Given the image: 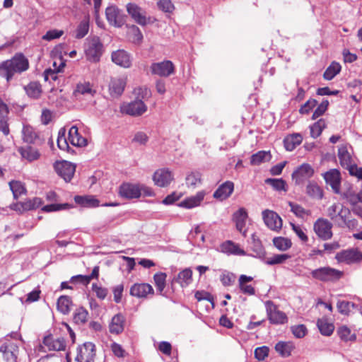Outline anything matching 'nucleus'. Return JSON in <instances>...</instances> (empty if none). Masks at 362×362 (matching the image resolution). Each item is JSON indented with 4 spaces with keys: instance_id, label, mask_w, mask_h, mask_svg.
<instances>
[{
    "instance_id": "10",
    "label": "nucleus",
    "mask_w": 362,
    "mask_h": 362,
    "mask_svg": "<svg viewBox=\"0 0 362 362\" xmlns=\"http://www.w3.org/2000/svg\"><path fill=\"white\" fill-rule=\"evenodd\" d=\"M0 352L6 362H18L19 354L18 346L11 341L3 343L0 346Z\"/></svg>"
},
{
    "instance_id": "35",
    "label": "nucleus",
    "mask_w": 362,
    "mask_h": 362,
    "mask_svg": "<svg viewBox=\"0 0 362 362\" xmlns=\"http://www.w3.org/2000/svg\"><path fill=\"white\" fill-rule=\"evenodd\" d=\"M251 250L254 252L253 256L261 259H264L266 252L259 239L255 234L252 235Z\"/></svg>"
},
{
    "instance_id": "47",
    "label": "nucleus",
    "mask_w": 362,
    "mask_h": 362,
    "mask_svg": "<svg viewBox=\"0 0 362 362\" xmlns=\"http://www.w3.org/2000/svg\"><path fill=\"white\" fill-rule=\"evenodd\" d=\"M27 95L33 98H38L41 94V86L38 82H30L28 86H25Z\"/></svg>"
},
{
    "instance_id": "56",
    "label": "nucleus",
    "mask_w": 362,
    "mask_h": 362,
    "mask_svg": "<svg viewBox=\"0 0 362 362\" xmlns=\"http://www.w3.org/2000/svg\"><path fill=\"white\" fill-rule=\"evenodd\" d=\"M337 334L340 339L344 341H354L356 339L354 334H351V330L346 326H341L338 328Z\"/></svg>"
},
{
    "instance_id": "30",
    "label": "nucleus",
    "mask_w": 362,
    "mask_h": 362,
    "mask_svg": "<svg viewBox=\"0 0 362 362\" xmlns=\"http://www.w3.org/2000/svg\"><path fill=\"white\" fill-rule=\"evenodd\" d=\"M296 346L292 341H280L275 345V351L284 358L288 357L291 355L292 351L295 349Z\"/></svg>"
},
{
    "instance_id": "37",
    "label": "nucleus",
    "mask_w": 362,
    "mask_h": 362,
    "mask_svg": "<svg viewBox=\"0 0 362 362\" xmlns=\"http://www.w3.org/2000/svg\"><path fill=\"white\" fill-rule=\"evenodd\" d=\"M253 278L252 276H246L245 274H242L239 277V288L240 291L245 293L250 296L255 295V290L253 286L251 285H247V282H250L252 281Z\"/></svg>"
},
{
    "instance_id": "60",
    "label": "nucleus",
    "mask_w": 362,
    "mask_h": 362,
    "mask_svg": "<svg viewBox=\"0 0 362 362\" xmlns=\"http://www.w3.org/2000/svg\"><path fill=\"white\" fill-rule=\"evenodd\" d=\"M357 306L355 303L349 301H338L337 308L340 313L347 315L351 311V308H356Z\"/></svg>"
},
{
    "instance_id": "5",
    "label": "nucleus",
    "mask_w": 362,
    "mask_h": 362,
    "mask_svg": "<svg viewBox=\"0 0 362 362\" xmlns=\"http://www.w3.org/2000/svg\"><path fill=\"white\" fill-rule=\"evenodd\" d=\"M332 223L328 220L322 218H318L313 225V229L319 238L322 240H327L332 238Z\"/></svg>"
},
{
    "instance_id": "58",
    "label": "nucleus",
    "mask_w": 362,
    "mask_h": 362,
    "mask_svg": "<svg viewBox=\"0 0 362 362\" xmlns=\"http://www.w3.org/2000/svg\"><path fill=\"white\" fill-rule=\"evenodd\" d=\"M265 183L271 185L275 190L286 191V182L283 179L267 178L265 180Z\"/></svg>"
},
{
    "instance_id": "24",
    "label": "nucleus",
    "mask_w": 362,
    "mask_h": 362,
    "mask_svg": "<svg viewBox=\"0 0 362 362\" xmlns=\"http://www.w3.org/2000/svg\"><path fill=\"white\" fill-rule=\"evenodd\" d=\"M125 317L122 313L115 315L109 324V331L111 334H119L124 331Z\"/></svg>"
},
{
    "instance_id": "63",
    "label": "nucleus",
    "mask_w": 362,
    "mask_h": 362,
    "mask_svg": "<svg viewBox=\"0 0 362 362\" xmlns=\"http://www.w3.org/2000/svg\"><path fill=\"white\" fill-rule=\"evenodd\" d=\"M291 330L293 334L296 338H303L307 334V328L304 325H294L291 327Z\"/></svg>"
},
{
    "instance_id": "53",
    "label": "nucleus",
    "mask_w": 362,
    "mask_h": 362,
    "mask_svg": "<svg viewBox=\"0 0 362 362\" xmlns=\"http://www.w3.org/2000/svg\"><path fill=\"white\" fill-rule=\"evenodd\" d=\"M65 66V63L64 62H61L60 64L57 69V71L55 69H46L44 72V78L46 81H56L58 78V73L61 72L63 68Z\"/></svg>"
},
{
    "instance_id": "12",
    "label": "nucleus",
    "mask_w": 362,
    "mask_h": 362,
    "mask_svg": "<svg viewBox=\"0 0 362 362\" xmlns=\"http://www.w3.org/2000/svg\"><path fill=\"white\" fill-rule=\"evenodd\" d=\"M127 11L132 19L141 25H146L148 20L146 16V11L134 3H129L126 6Z\"/></svg>"
},
{
    "instance_id": "3",
    "label": "nucleus",
    "mask_w": 362,
    "mask_h": 362,
    "mask_svg": "<svg viewBox=\"0 0 362 362\" xmlns=\"http://www.w3.org/2000/svg\"><path fill=\"white\" fill-rule=\"evenodd\" d=\"M311 276L313 279L320 281L335 282L342 277L343 272L330 267H323L313 270Z\"/></svg>"
},
{
    "instance_id": "38",
    "label": "nucleus",
    "mask_w": 362,
    "mask_h": 362,
    "mask_svg": "<svg viewBox=\"0 0 362 362\" xmlns=\"http://www.w3.org/2000/svg\"><path fill=\"white\" fill-rule=\"evenodd\" d=\"M19 152L23 158L28 161H33L40 158V153L37 149L30 146L22 147L19 149Z\"/></svg>"
},
{
    "instance_id": "57",
    "label": "nucleus",
    "mask_w": 362,
    "mask_h": 362,
    "mask_svg": "<svg viewBox=\"0 0 362 362\" xmlns=\"http://www.w3.org/2000/svg\"><path fill=\"white\" fill-rule=\"evenodd\" d=\"M95 92L96 91L92 88V86L89 82L77 84L75 90V93H80L81 95L90 94L91 95H93Z\"/></svg>"
},
{
    "instance_id": "50",
    "label": "nucleus",
    "mask_w": 362,
    "mask_h": 362,
    "mask_svg": "<svg viewBox=\"0 0 362 362\" xmlns=\"http://www.w3.org/2000/svg\"><path fill=\"white\" fill-rule=\"evenodd\" d=\"M274 245L280 251H286L289 249L292 243L291 240L284 237H276L273 239Z\"/></svg>"
},
{
    "instance_id": "7",
    "label": "nucleus",
    "mask_w": 362,
    "mask_h": 362,
    "mask_svg": "<svg viewBox=\"0 0 362 362\" xmlns=\"http://www.w3.org/2000/svg\"><path fill=\"white\" fill-rule=\"evenodd\" d=\"M351 214L350 210L339 203H334L327 208V215L338 226V222Z\"/></svg>"
},
{
    "instance_id": "44",
    "label": "nucleus",
    "mask_w": 362,
    "mask_h": 362,
    "mask_svg": "<svg viewBox=\"0 0 362 362\" xmlns=\"http://www.w3.org/2000/svg\"><path fill=\"white\" fill-rule=\"evenodd\" d=\"M341 69V66L339 63L332 62L324 72V78L328 81L332 80L340 72Z\"/></svg>"
},
{
    "instance_id": "20",
    "label": "nucleus",
    "mask_w": 362,
    "mask_h": 362,
    "mask_svg": "<svg viewBox=\"0 0 362 362\" xmlns=\"http://www.w3.org/2000/svg\"><path fill=\"white\" fill-rule=\"evenodd\" d=\"M119 194L127 199H136L141 196L140 185L124 183L119 187Z\"/></svg>"
},
{
    "instance_id": "25",
    "label": "nucleus",
    "mask_w": 362,
    "mask_h": 362,
    "mask_svg": "<svg viewBox=\"0 0 362 362\" xmlns=\"http://www.w3.org/2000/svg\"><path fill=\"white\" fill-rule=\"evenodd\" d=\"M234 189V184L231 181H226L221 184L214 193L215 199L223 201L228 198L233 193Z\"/></svg>"
},
{
    "instance_id": "48",
    "label": "nucleus",
    "mask_w": 362,
    "mask_h": 362,
    "mask_svg": "<svg viewBox=\"0 0 362 362\" xmlns=\"http://www.w3.org/2000/svg\"><path fill=\"white\" fill-rule=\"evenodd\" d=\"M88 315V311L84 308L81 307L75 310L73 320L77 325H83L87 321Z\"/></svg>"
},
{
    "instance_id": "41",
    "label": "nucleus",
    "mask_w": 362,
    "mask_h": 362,
    "mask_svg": "<svg viewBox=\"0 0 362 362\" xmlns=\"http://www.w3.org/2000/svg\"><path fill=\"white\" fill-rule=\"evenodd\" d=\"M271 158L269 151H260L251 156L250 163L252 165H259L262 163L269 161Z\"/></svg>"
},
{
    "instance_id": "62",
    "label": "nucleus",
    "mask_w": 362,
    "mask_h": 362,
    "mask_svg": "<svg viewBox=\"0 0 362 362\" xmlns=\"http://www.w3.org/2000/svg\"><path fill=\"white\" fill-rule=\"evenodd\" d=\"M65 132L66 131L64 128L59 130L57 138V146L60 149L69 151L70 148L65 136Z\"/></svg>"
},
{
    "instance_id": "23",
    "label": "nucleus",
    "mask_w": 362,
    "mask_h": 362,
    "mask_svg": "<svg viewBox=\"0 0 362 362\" xmlns=\"http://www.w3.org/2000/svg\"><path fill=\"white\" fill-rule=\"evenodd\" d=\"M112 61L124 68H129L132 65L130 54L123 49H119L112 53Z\"/></svg>"
},
{
    "instance_id": "33",
    "label": "nucleus",
    "mask_w": 362,
    "mask_h": 362,
    "mask_svg": "<svg viewBox=\"0 0 362 362\" xmlns=\"http://www.w3.org/2000/svg\"><path fill=\"white\" fill-rule=\"evenodd\" d=\"M303 141V136L299 133H294L286 136L284 139L285 148L287 151H292L297 146L300 145Z\"/></svg>"
},
{
    "instance_id": "2",
    "label": "nucleus",
    "mask_w": 362,
    "mask_h": 362,
    "mask_svg": "<svg viewBox=\"0 0 362 362\" xmlns=\"http://www.w3.org/2000/svg\"><path fill=\"white\" fill-rule=\"evenodd\" d=\"M103 52V45L97 36L88 37L85 44V54L87 60L90 62H98Z\"/></svg>"
},
{
    "instance_id": "49",
    "label": "nucleus",
    "mask_w": 362,
    "mask_h": 362,
    "mask_svg": "<svg viewBox=\"0 0 362 362\" xmlns=\"http://www.w3.org/2000/svg\"><path fill=\"white\" fill-rule=\"evenodd\" d=\"M9 187L12 191L14 199H18L19 196L25 194L26 190L23 184L20 181L12 180L9 182Z\"/></svg>"
},
{
    "instance_id": "45",
    "label": "nucleus",
    "mask_w": 362,
    "mask_h": 362,
    "mask_svg": "<svg viewBox=\"0 0 362 362\" xmlns=\"http://www.w3.org/2000/svg\"><path fill=\"white\" fill-rule=\"evenodd\" d=\"M185 182L188 187L194 189L202 183V175L199 172H191L187 175Z\"/></svg>"
},
{
    "instance_id": "52",
    "label": "nucleus",
    "mask_w": 362,
    "mask_h": 362,
    "mask_svg": "<svg viewBox=\"0 0 362 362\" xmlns=\"http://www.w3.org/2000/svg\"><path fill=\"white\" fill-rule=\"evenodd\" d=\"M290 258V255L287 254H277L271 257L263 259L264 263L268 265H274L282 264Z\"/></svg>"
},
{
    "instance_id": "6",
    "label": "nucleus",
    "mask_w": 362,
    "mask_h": 362,
    "mask_svg": "<svg viewBox=\"0 0 362 362\" xmlns=\"http://www.w3.org/2000/svg\"><path fill=\"white\" fill-rule=\"evenodd\" d=\"M105 16L108 23L115 27L120 28L126 22L127 16L115 5L106 8Z\"/></svg>"
},
{
    "instance_id": "39",
    "label": "nucleus",
    "mask_w": 362,
    "mask_h": 362,
    "mask_svg": "<svg viewBox=\"0 0 362 362\" xmlns=\"http://www.w3.org/2000/svg\"><path fill=\"white\" fill-rule=\"evenodd\" d=\"M306 193L313 199H321L323 197V190L315 182H310L306 186Z\"/></svg>"
},
{
    "instance_id": "18",
    "label": "nucleus",
    "mask_w": 362,
    "mask_h": 362,
    "mask_svg": "<svg viewBox=\"0 0 362 362\" xmlns=\"http://www.w3.org/2000/svg\"><path fill=\"white\" fill-rule=\"evenodd\" d=\"M153 287L146 283L134 284L130 288V295L139 298H146L148 295H153Z\"/></svg>"
},
{
    "instance_id": "1",
    "label": "nucleus",
    "mask_w": 362,
    "mask_h": 362,
    "mask_svg": "<svg viewBox=\"0 0 362 362\" xmlns=\"http://www.w3.org/2000/svg\"><path fill=\"white\" fill-rule=\"evenodd\" d=\"M28 68V59L23 54L16 53L11 59L0 63V76L9 82L15 74H20Z\"/></svg>"
},
{
    "instance_id": "27",
    "label": "nucleus",
    "mask_w": 362,
    "mask_h": 362,
    "mask_svg": "<svg viewBox=\"0 0 362 362\" xmlns=\"http://www.w3.org/2000/svg\"><path fill=\"white\" fill-rule=\"evenodd\" d=\"M247 218V213L244 208L239 209L233 214V221L235 223L236 229L246 237V230H244L246 220Z\"/></svg>"
},
{
    "instance_id": "34",
    "label": "nucleus",
    "mask_w": 362,
    "mask_h": 362,
    "mask_svg": "<svg viewBox=\"0 0 362 362\" xmlns=\"http://www.w3.org/2000/svg\"><path fill=\"white\" fill-rule=\"evenodd\" d=\"M74 201L77 204L87 208L97 207L100 204L99 200L93 196L77 195L74 197Z\"/></svg>"
},
{
    "instance_id": "55",
    "label": "nucleus",
    "mask_w": 362,
    "mask_h": 362,
    "mask_svg": "<svg viewBox=\"0 0 362 362\" xmlns=\"http://www.w3.org/2000/svg\"><path fill=\"white\" fill-rule=\"evenodd\" d=\"M73 206L71 204L65 203V204H50L44 206L42 208V210L45 212H52L61 210H66L70 208H72Z\"/></svg>"
},
{
    "instance_id": "19",
    "label": "nucleus",
    "mask_w": 362,
    "mask_h": 362,
    "mask_svg": "<svg viewBox=\"0 0 362 362\" xmlns=\"http://www.w3.org/2000/svg\"><path fill=\"white\" fill-rule=\"evenodd\" d=\"M146 110L147 106L141 99L135 100L123 107L124 112L134 117L143 115Z\"/></svg>"
},
{
    "instance_id": "17",
    "label": "nucleus",
    "mask_w": 362,
    "mask_h": 362,
    "mask_svg": "<svg viewBox=\"0 0 362 362\" xmlns=\"http://www.w3.org/2000/svg\"><path fill=\"white\" fill-rule=\"evenodd\" d=\"M192 281V271L189 268H186L181 271L177 276H174L170 282L171 289L174 291L175 284L177 283L181 287L188 286Z\"/></svg>"
},
{
    "instance_id": "16",
    "label": "nucleus",
    "mask_w": 362,
    "mask_h": 362,
    "mask_svg": "<svg viewBox=\"0 0 362 362\" xmlns=\"http://www.w3.org/2000/svg\"><path fill=\"white\" fill-rule=\"evenodd\" d=\"M324 179L335 194H340L341 175L338 170L332 169L324 174Z\"/></svg>"
},
{
    "instance_id": "46",
    "label": "nucleus",
    "mask_w": 362,
    "mask_h": 362,
    "mask_svg": "<svg viewBox=\"0 0 362 362\" xmlns=\"http://www.w3.org/2000/svg\"><path fill=\"white\" fill-rule=\"evenodd\" d=\"M71 300L67 296H62L58 298L57 303V310L62 314H68L70 311Z\"/></svg>"
},
{
    "instance_id": "59",
    "label": "nucleus",
    "mask_w": 362,
    "mask_h": 362,
    "mask_svg": "<svg viewBox=\"0 0 362 362\" xmlns=\"http://www.w3.org/2000/svg\"><path fill=\"white\" fill-rule=\"evenodd\" d=\"M129 35L134 43H140L143 40V35L136 25H132L129 28Z\"/></svg>"
},
{
    "instance_id": "13",
    "label": "nucleus",
    "mask_w": 362,
    "mask_h": 362,
    "mask_svg": "<svg viewBox=\"0 0 362 362\" xmlns=\"http://www.w3.org/2000/svg\"><path fill=\"white\" fill-rule=\"evenodd\" d=\"M262 218L266 226L271 230L278 231L281 228L282 220L276 212L264 210L262 211Z\"/></svg>"
},
{
    "instance_id": "64",
    "label": "nucleus",
    "mask_w": 362,
    "mask_h": 362,
    "mask_svg": "<svg viewBox=\"0 0 362 362\" xmlns=\"http://www.w3.org/2000/svg\"><path fill=\"white\" fill-rule=\"evenodd\" d=\"M235 279V276L233 273L223 272L221 276L220 280L224 286H229L233 284Z\"/></svg>"
},
{
    "instance_id": "21",
    "label": "nucleus",
    "mask_w": 362,
    "mask_h": 362,
    "mask_svg": "<svg viewBox=\"0 0 362 362\" xmlns=\"http://www.w3.org/2000/svg\"><path fill=\"white\" fill-rule=\"evenodd\" d=\"M173 177L168 169H159L156 170L153 176L155 185L160 187H165L170 185Z\"/></svg>"
},
{
    "instance_id": "36",
    "label": "nucleus",
    "mask_w": 362,
    "mask_h": 362,
    "mask_svg": "<svg viewBox=\"0 0 362 362\" xmlns=\"http://www.w3.org/2000/svg\"><path fill=\"white\" fill-rule=\"evenodd\" d=\"M338 157L341 165L347 168L351 165L352 158L350 153L348 151L347 146L346 145H341L338 149Z\"/></svg>"
},
{
    "instance_id": "32",
    "label": "nucleus",
    "mask_w": 362,
    "mask_h": 362,
    "mask_svg": "<svg viewBox=\"0 0 362 362\" xmlns=\"http://www.w3.org/2000/svg\"><path fill=\"white\" fill-rule=\"evenodd\" d=\"M8 108L5 104H0V131L6 136L9 134L10 130L8 124Z\"/></svg>"
},
{
    "instance_id": "26",
    "label": "nucleus",
    "mask_w": 362,
    "mask_h": 362,
    "mask_svg": "<svg viewBox=\"0 0 362 362\" xmlns=\"http://www.w3.org/2000/svg\"><path fill=\"white\" fill-rule=\"evenodd\" d=\"M126 86V79L124 78H112L109 84L111 96L117 98L124 92Z\"/></svg>"
},
{
    "instance_id": "61",
    "label": "nucleus",
    "mask_w": 362,
    "mask_h": 362,
    "mask_svg": "<svg viewBox=\"0 0 362 362\" xmlns=\"http://www.w3.org/2000/svg\"><path fill=\"white\" fill-rule=\"evenodd\" d=\"M157 6L160 11L168 13H172L175 8L171 0H159Z\"/></svg>"
},
{
    "instance_id": "29",
    "label": "nucleus",
    "mask_w": 362,
    "mask_h": 362,
    "mask_svg": "<svg viewBox=\"0 0 362 362\" xmlns=\"http://www.w3.org/2000/svg\"><path fill=\"white\" fill-rule=\"evenodd\" d=\"M221 250L227 255H245V252L241 249L238 244L231 240H227L221 245Z\"/></svg>"
},
{
    "instance_id": "54",
    "label": "nucleus",
    "mask_w": 362,
    "mask_h": 362,
    "mask_svg": "<svg viewBox=\"0 0 362 362\" xmlns=\"http://www.w3.org/2000/svg\"><path fill=\"white\" fill-rule=\"evenodd\" d=\"M325 127V121L322 119H319L310 127V136L314 139L318 137Z\"/></svg>"
},
{
    "instance_id": "31",
    "label": "nucleus",
    "mask_w": 362,
    "mask_h": 362,
    "mask_svg": "<svg viewBox=\"0 0 362 362\" xmlns=\"http://www.w3.org/2000/svg\"><path fill=\"white\" fill-rule=\"evenodd\" d=\"M205 192L204 191L198 192L194 196L185 199L179 205L187 209H192L199 206L204 199Z\"/></svg>"
},
{
    "instance_id": "42",
    "label": "nucleus",
    "mask_w": 362,
    "mask_h": 362,
    "mask_svg": "<svg viewBox=\"0 0 362 362\" xmlns=\"http://www.w3.org/2000/svg\"><path fill=\"white\" fill-rule=\"evenodd\" d=\"M89 30V17L86 16L78 25L75 31V38L81 39L84 37Z\"/></svg>"
},
{
    "instance_id": "11",
    "label": "nucleus",
    "mask_w": 362,
    "mask_h": 362,
    "mask_svg": "<svg viewBox=\"0 0 362 362\" xmlns=\"http://www.w3.org/2000/svg\"><path fill=\"white\" fill-rule=\"evenodd\" d=\"M57 173L66 182H69L75 173L76 166L68 161L57 162L54 165Z\"/></svg>"
},
{
    "instance_id": "43",
    "label": "nucleus",
    "mask_w": 362,
    "mask_h": 362,
    "mask_svg": "<svg viewBox=\"0 0 362 362\" xmlns=\"http://www.w3.org/2000/svg\"><path fill=\"white\" fill-rule=\"evenodd\" d=\"M166 274L163 272L156 273L153 276L156 290L162 296H165L163 291L166 286Z\"/></svg>"
},
{
    "instance_id": "14",
    "label": "nucleus",
    "mask_w": 362,
    "mask_h": 362,
    "mask_svg": "<svg viewBox=\"0 0 362 362\" xmlns=\"http://www.w3.org/2000/svg\"><path fill=\"white\" fill-rule=\"evenodd\" d=\"M335 258L339 262L352 264L362 259V252L355 249L344 250L337 252Z\"/></svg>"
},
{
    "instance_id": "9",
    "label": "nucleus",
    "mask_w": 362,
    "mask_h": 362,
    "mask_svg": "<svg viewBox=\"0 0 362 362\" xmlns=\"http://www.w3.org/2000/svg\"><path fill=\"white\" fill-rule=\"evenodd\" d=\"M314 174V170L308 163H303L292 173V179L296 185H300L306 180L310 178Z\"/></svg>"
},
{
    "instance_id": "15",
    "label": "nucleus",
    "mask_w": 362,
    "mask_h": 362,
    "mask_svg": "<svg viewBox=\"0 0 362 362\" xmlns=\"http://www.w3.org/2000/svg\"><path fill=\"white\" fill-rule=\"evenodd\" d=\"M151 71L153 74L167 77L174 72V65L169 60L153 63L151 66Z\"/></svg>"
},
{
    "instance_id": "8",
    "label": "nucleus",
    "mask_w": 362,
    "mask_h": 362,
    "mask_svg": "<svg viewBox=\"0 0 362 362\" xmlns=\"http://www.w3.org/2000/svg\"><path fill=\"white\" fill-rule=\"evenodd\" d=\"M95 356V346L92 342H86L78 349L76 361L78 362H93Z\"/></svg>"
},
{
    "instance_id": "22",
    "label": "nucleus",
    "mask_w": 362,
    "mask_h": 362,
    "mask_svg": "<svg viewBox=\"0 0 362 362\" xmlns=\"http://www.w3.org/2000/svg\"><path fill=\"white\" fill-rule=\"evenodd\" d=\"M22 134L23 141L28 144L41 145L44 142V139H42L35 129L30 125L23 126Z\"/></svg>"
},
{
    "instance_id": "51",
    "label": "nucleus",
    "mask_w": 362,
    "mask_h": 362,
    "mask_svg": "<svg viewBox=\"0 0 362 362\" xmlns=\"http://www.w3.org/2000/svg\"><path fill=\"white\" fill-rule=\"evenodd\" d=\"M288 205L291 207V211H292L297 217L303 218L306 216H310L311 212L309 210L305 209L302 206L289 202Z\"/></svg>"
},
{
    "instance_id": "40",
    "label": "nucleus",
    "mask_w": 362,
    "mask_h": 362,
    "mask_svg": "<svg viewBox=\"0 0 362 362\" xmlns=\"http://www.w3.org/2000/svg\"><path fill=\"white\" fill-rule=\"evenodd\" d=\"M317 326L320 333L324 336H330L334 329V325L329 322L326 318L318 319Z\"/></svg>"
},
{
    "instance_id": "28",
    "label": "nucleus",
    "mask_w": 362,
    "mask_h": 362,
    "mask_svg": "<svg viewBox=\"0 0 362 362\" xmlns=\"http://www.w3.org/2000/svg\"><path fill=\"white\" fill-rule=\"evenodd\" d=\"M68 139L69 142L76 146H85L87 144L86 139L79 134L78 129L76 126H72L69 131Z\"/></svg>"
},
{
    "instance_id": "4",
    "label": "nucleus",
    "mask_w": 362,
    "mask_h": 362,
    "mask_svg": "<svg viewBox=\"0 0 362 362\" xmlns=\"http://www.w3.org/2000/svg\"><path fill=\"white\" fill-rule=\"evenodd\" d=\"M266 310L268 319L272 324L282 325L288 321V317L285 313L278 309L277 306L271 300L265 303Z\"/></svg>"
}]
</instances>
